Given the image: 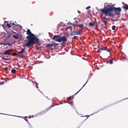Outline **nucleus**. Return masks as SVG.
<instances>
[{
  "label": "nucleus",
  "instance_id": "1",
  "mask_svg": "<svg viewBox=\"0 0 128 128\" xmlns=\"http://www.w3.org/2000/svg\"><path fill=\"white\" fill-rule=\"evenodd\" d=\"M100 11L104 13L106 16L108 13V16L113 17L115 15L120 14V13L122 11L121 8L120 7H107L101 9Z\"/></svg>",
  "mask_w": 128,
  "mask_h": 128
},
{
  "label": "nucleus",
  "instance_id": "2",
  "mask_svg": "<svg viewBox=\"0 0 128 128\" xmlns=\"http://www.w3.org/2000/svg\"><path fill=\"white\" fill-rule=\"evenodd\" d=\"M26 34L28 36L26 37L28 40H26L25 42L28 41L24 46H27L28 47L31 45L36 44L37 43L36 42H40L38 38L36 37L35 35L32 33L29 29H28L26 31Z\"/></svg>",
  "mask_w": 128,
  "mask_h": 128
},
{
  "label": "nucleus",
  "instance_id": "3",
  "mask_svg": "<svg viewBox=\"0 0 128 128\" xmlns=\"http://www.w3.org/2000/svg\"><path fill=\"white\" fill-rule=\"evenodd\" d=\"M75 35H78L80 36L81 34H80V30H78L77 31H73L70 34L71 36H74Z\"/></svg>",
  "mask_w": 128,
  "mask_h": 128
},
{
  "label": "nucleus",
  "instance_id": "4",
  "mask_svg": "<svg viewBox=\"0 0 128 128\" xmlns=\"http://www.w3.org/2000/svg\"><path fill=\"white\" fill-rule=\"evenodd\" d=\"M66 37L65 36H62V37H60L59 40V42H65L67 41V39L66 38Z\"/></svg>",
  "mask_w": 128,
  "mask_h": 128
},
{
  "label": "nucleus",
  "instance_id": "5",
  "mask_svg": "<svg viewBox=\"0 0 128 128\" xmlns=\"http://www.w3.org/2000/svg\"><path fill=\"white\" fill-rule=\"evenodd\" d=\"M60 37L58 35H54V37L52 38V39L56 41L59 42Z\"/></svg>",
  "mask_w": 128,
  "mask_h": 128
},
{
  "label": "nucleus",
  "instance_id": "6",
  "mask_svg": "<svg viewBox=\"0 0 128 128\" xmlns=\"http://www.w3.org/2000/svg\"><path fill=\"white\" fill-rule=\"evenodd\" d=\"M12 50V49H10L8 50H6L4 52V54L5 55H10Z\"/></svg>",
  "mask_w": 128,
  "mask_h": 128
},
{
  "label": "nucleus",
  "instance_id": "7",
  "mask_svg": "<svg viewBox=\"0 0 128 128\" xmlns=\"http://www.w3.org/2000/svg\"><path fill=\"white\" fill-rule=\"evenodd\" d=\"M13 37L17 39L19 38V36L18 34H16V36H14Z\"/></svg>",
  "mask_w": 128,
  "mask_h": 128
},
{
  "label": "nucleus",
  "instance_id": "8",
  "mask_svg": "<svg viewBox=\"0 0 128 128\" xmlns=\"http://www.w3.org/2000/svg\"><path fill=\"white\" fill-rule=\"evenodd\" d=\"M95 24V23L94 22L92 23L91 22H90L89 24V26H93Z\"/></svg>",
  "mask_w": 128,
  "mask_h": 128
},
{
  "label": "nucleus",
  "instance_id": "9",
  "mask_svg": "<svg viewBox=\"0 0 128 128\" xmlns=\"http://www.w3.org/2000/svg\"><path fill=\"white\" fill-rule=\"evenodd\" d=\"M16 70L14 69H12L11 70V72L12 74H14L16 73Z\"/></svg>",
  "mask_w": 128,
  "mask_h": 128
},
{
  "label": "nucleus",
  "instance_id": "10",
  "mask_svg": "<svg viewBox=\"0 0 128 128\" xmlns=\"http://www.w3.org/2000/svg\"><path fill=\"white\" fill-rule=\"evenodd\" d=\"M53 46V44H48L46 46L47 48H50L51 46Z\"/></svg>",
  "mask_w": 128,
  "mask_h": 128
},
{
  "label": "nucleus",
  "instance_id": "11",
  "mask_svg": "<svg viewBox=\"0 0 128 128\" xmlns=\"http://www.w3.org/2000/svg\"><path fill=\"white\" fill-rule=\"evenodd\" d=\"M25 50V48H24L22 49V51L20 52H18L19 54H22L24 52V51Z\"/></svg>",
  "mask_w": 128,
  "mask_h": 128
},
{
  "label": "nucleus",
  "instance_id": "12",
  "mask_svg": "<svg viewBox=\"0 0 128 128\" xmlns=\"http://www.w3.org/2000/svg\"><path fill=\"white\" fill-rule=\"evenodd\" d=\"M104 50H106L107 51V52H109L110 54V50H108V49H107V47L106 46L105 47V48L104 49Z\"/></svg>",
  "mask_w": 128,
  "mask_h": 128
},
{
  "label": "nucleus",
  "instance_id": "13",
  "mask_svg": "<svg viewBox=\"0 0 128 128\" xmlns=\"http://www.w3.org/2000/svg\"><path fill=\"white\" fill-rule=\"evenodd\" d=\"M70 24L72 25L74 27H75L76 26H78V25L75 24L74 23H70Z\"/></svg>",
  "mask_w": 128,
  "mask_h": 128
},
{
  "label": "nucleus",
  "instance_id": "14",
  "mask_svg": "<svg viewBox=\"0 0 128 128\" xmlns=\"http://www.w3.org/2000/svg\"><path fill=\"white\" fill-rule=\"evenodd\" d=\"M87 82H88V81H86V83H85V84L83 86L82 88L80 90H79L77 92H76V94H74V95H76L79 92L80 90L85 86V84L87 83Z\"/></svg>",
  "mask_w": 128,
  "mask_h": 128
},
{
  "label": "nucleus",
  "instance_id": "15",
  "mask_svg": "<svg viewBox=\"0 0 128 128\" xmlns=\"http://www.w3.org/2000/svg\"><path fill=\"white\" fill-rule=\"evenodd\" d=\"M79 27H80L81 28H83L84 26L83 24H81L78 25V26Z\"/></svg>",
  "mask_w": 128,
  "mask_h": 128
},
{
  "label": "nucleus",
  "instance_id": "16",
  "mask_svg": "<svg viewBox=\"0 0 128 128\" xmlns=\"http://www.w3.org/2000/svg\"><path fill=\"white\" fill-rule=\"evenodd\" d=\"M102 50H104L103 49H102V48H100V49L98 50V52L100 53Z\"/></svg>",
  "mask_w": 128,
  "mask_h": 128
},
{
  "label": "nucleus",
  "instance_id": "17",
  "mask_svg": "<svg viewBox=\"0 0 128 128\" xmlns=\"http://www.w3.org/2000/svg\"><path fill=\"white\" fill-rule=\"evenodd\" d=\"M12 55L14 56H16L17 55V54L16 52H14L12 54Z\"/></svg>",
  "mask_w": 128,
  "mask_h": 128
},
{
  "label": "nucleus",
  "instance_id": "18",
  "mask_svg": "<svg viewBox=\"0 0 128 128\" xmlns=\"http://www.w3.org/2000/svg\"><path fill=\"white\" fill-rule=\"evenodd\" d=\"M110 64H113V60H110L109 62Z\"/></svg>",
  "mask_w": 128,
  "mask_h": 128
},
{
  "label": "nucleus",
  "instance_id": "19",
  "mask_svg": "<svg viewBox=\"0 0 128 128\" xmlns=\"http://www.w3.org/2000/svg\"><path fill=\"white\" fill-rule=\"evenodd\" d=\"M116 28V26H113L112 27V30H115Z\"/></svg>",
  "mask_w": 128,
  "mask_h": 128
},
{
  "label": "nucleus",
  "instance_id": "20",
  "mask_svg": "<svg viewBox=\"0 0 128 128\" xmlns=\"http://www.w3.org/2000/svg\"><path fill=\"white\" fill-rule=\"evenodd\" d=\"M6 26H7L9 28L11 27L10 25L8 23L7 24Z\"/></svg>",
  "mask_w": 128,
  "mask_h": 128
},
{
  "label": "nucleus",
  "instance_id": "21",
  "mask_svg": "<svg viewBox=\"0 0 128 128\" xmlns=\"http://www.w3.org/2000/svg\"><path fill=\"white\" fill-rule=\"evenodd\" d=\"M103 21L104 23V24H105V25H106L107 24L106 22L107 21H105V20H103Z\"/></svg>",
  "mask_w": 128,
  "mask_h": 128
},
{
  "label": "nucleus",
  "instance_id": "22",
  "mask_svg": "<svg viewBox=\"0 0 128 128\" xmlns=\"http://www.w3.org/2000/svg\"><path fill=\"white\" fill-rule=\"evenodd\" d=\"M105 16H104L102 18V20H105L106 19V16H107V15L106 16V15L105 14Z\"/></svg>",
  "mask_w": 128,
  "mask_h": 128
},
{
  "label": "nucleus",
  "instance_id": "23",
  "mask_svg": "<svg viewBox=\"0 0 128 128\" xmlns=\"http://www.w3.org/2000/svg\"><path fill=\"white\" fill-rule=\"evenodd\" d=\"M64 42H62L61 44L63 46H65L66 43H65Z\"/></svg>",
  "mask_w": 128,
  "mask_h": 128
},
{
  "label": "nucleus",
  "instance_id": "24",
  "mask_svg": "<svg viewBox=\"0 0 128 128\" xmlns=\"http://www.w3.org/2000/svg\"><path fill=\"white\" fill-rule=\"evenodd\" d=\"M4 69L6 71H7L8 70V67H6L4 68Z\"/></svg>",
  "mask_w": 128,
  "mask_h": 128
},
{
  "label": "nucleus",
  "instance_id": "25",
  "mask_svg": "<svg viewBox=\"0 0 128 128\" xmlns=\"http://www.w3.org/2000/svg\"><path fill=\"white\" fill-rule=\"evenodd\" d=\"M58 44H57L55 43H54V44H53V46L54 45L55 46H56Z\"/></svg>",
  "mask_w": 128,
  "mask_h": 128
},
{
  "label": "nucleus",
  "instance_id": "26",
  "mask_svg": "<svg viewBox=\"0 0 128 128\" xmlns=\"http://www.w3.org/2000/svg\"><path fill=\"white\" fill-rule=\"evenodd\" d=\"M90 8V6H88V7L86 8V9H88L89 8Z\"/></svg>",
  "mask_w": 128,
  "mask_h": 128
},
{
  "label": "nucleus",
  "instance_id": "27",
  "mask_svg": "<svg viewBox=\"0 0 128 128\" xmlns=\"http://www.w3.org/2000/svg\"><path fill=\"white\" fill-rule=\"evenodd\" d=\"M100 26L102 28H104V25L103 24H101Z\"/></svg>",
  "mask_w": 128,
  "mask_h": 128
},
{
  "label": "nucleus",
  "instance_id": "28",
  "mask_svg": "<svg viewBox=\"0 0 128 128\" xmlns=\"http://www.w3.org/2000/svg\"><path fill=\"white\" fill-rule=\"evenodd\" d=\"M83 29V28H80V29L79 30H80V32Z\"/></svg>",
  "mask_w": 128,
  "mask_h": 128
},
{
  "label": "nucleus",
  "instance_id": "29",
  "mask_svg": "<svg viewBox=\"0 0 128 128\" xmlns=\"http://www.w3.org/2000/svg\"><path fill=\"white\" fill-rule=\"evenodd\" d=\"M4 82H1V83H0V85L2 84H4Z\"/></svg>",
  "mask_w": 128,
  "mask_h": 128
},
{
  "label": "nucleus",
  "instance_id": "30",
  "mask_svg": "<svg viewBox=\"0 0 128 128\" xmlns=\"http://www.w3.org/2000/svg\"><path fill=\"white\" fill-rule=\"evenodd\" d=\"M71 97L70 96V97L68 98L67 100L68 101L70 99Z\"/></svg>",
  "mask_w": 128,
  "mask_h": 128
},
{
  "label": "nucleus",
  "instance_id": "31",
  "mask_svg": "<svg viewBox=\"0 0 128 128\" xmlns=\"http://www.w3.org/2000/svg\"><path fill=\"white\" fill-rule=\"evenodd\" d=\"M73 38H74V39H76L77 38H76V36H74Z\"/></svg>",
  "mask_w": 128,
  "mask_h": 128
},
{
  "label": "nucleus",
  "instance_id": "32",
  "mask_svg": "<svg viewBox=\"0 0 128 128\" xmlns=\"http://www.w3.org/2000/svg\"><path fill=\"white\" fill-rule=\"evenodd\" d=\"M70 104L71 105V106H74V104L73 103H72L71 104Z\"/></svg>",
  "mask_w": 128,
  "mask_h": 128
},
{
  "label": "nucleus",
  "instance_id": "33",
  "mask_svg": "<svg viewBox=\"0 0 128 128\" xmlns=\"http://www.w3.org/2000/svg\"><path fill=\"white\" fill-rule=\"evenodd\" d=\"M36 88L38 89V86L37 85H36Z\"/></svg>",
  "mask_w": 128,
  "mask_h": 128
},
{
  "label": "nucleus",
  "instance_id": "34",
  "mask_svg": "<svg viewBox=\"0 0 128 128\" xmlns=\"http://www.w3.org/2000/svg\"><path fill=\"white\" fill-rule=\"evenodd\" d=\"M96 27L97 28L98 26V25L97 24H96Z\"/></svg>",
  "mask_w": 128,
  "mask_h": 128
},
{
  "label": "nucleus",
  "instance_id": "35",
  "mask_svg": "<svg viewBox=\"0 0 128 128\" xmlns=\"http://www.w3.org/2000/svg\"><path fill=\"white\" fill-rule=\"evenodd\" d=\"M4 22H8L6 21H5Z\"/></svg>",
  "mask_w": 128,
  "mask_h": 128
},
{
  "label": "nucleus",
  "instance_id": "36",
  "mask_svg": "<svg viewBox=\"0 0 128 128\" xmlns=\"http://www.w3.org/2000/svg\"><path fill=\"white\" fill-rule=\"evenodd\" d=\"M13 24L14 25V26H16V25L14 23Z\"/></svg>",
  "mask_w": 128,
  "mask_h": 128
},
{
  "label": "nucleus",
  "instance_id": "37",
  "mask_svg": "<svg viewBox=\"0 0 128 128\" xmlns=\"http://www.w3.org/2000/svg\"><path fill=\"white\" fill-rule=\"evenodd\" d=\"M4 59L5 60H7V59H6V58H4Z\"/></svg>",
  "mask_w": 128,
  "mask_h": 128
},
{
  "label": "nucleus",
  "instance_id": "38",
  "mask_svg": "<svg viewBox=\"0 0 128 128\" xmlns=\"http://www.w3.org/2000/svg\"><path fill=\"white\" fill-rule=\"evenodd\" d=\"M2 26H3V27H4V25L3 24L2 25Z\"/></svg>",
  "mask_w": 128,
  "mask_h": 128
},
{
  "label": "nucleus",
  "instance_id": "39",
  "mask_svg": "<svg viewBox=\"0 0 128 128\" xmlns=\"http://www.w3.org/2000/svg\"><path fill=\"white\" fill-rule=\"evenodd\" d=\"M2 44H4V45H6V44H4V43H2Z\"/></svg>",
  "mask_w": 128,
  "mask_h": 128
},
{
  "label": "nucleus",
  "instance_id": "40",
  "mask_svg": "<svg viewBox=\"0 0 128 128\" xmlns=\"http://www.w3.org/2000/svg\"><path fill=\"white\" fill-rule=\"evenodd\" d=\"M88 116L87 118L89 117V116Z\"/></svg>",
  "mask_w": 128,
  "mask_h": 128
},
{
  "label": "nucleus",
  "instance_id": "41",
  "mask_svg": "<svg viewBox=\"0 0 128 128\" xmlns=\"http://www.w3.org/2000/svg\"><path fill=\"white\" fill-rule=\"evenodd\" d=\"M28 42V41H26V42H24V43H25V42Z\"/></svg>",
  "mask_w": 128,
  "mask_h": 128
},
{
  "label": "nucleus",
  "instance_id": "42",
  "mask_svg": "<svg viewBox=\"0 0 128 128\" xmlns=\"http://www.w3.org/2000/svg\"><path fill=\"white\" fill-rule=\"evenodd\" d=\"M30 125L31 126V125L30 124Z\"/></svg>",
  "mask_w": 128,
  "mask_h": 128
},
{
  "label": "nucleus",
  "instance_id": "43",
  "mask_svg": "<svg viewBox=\"0 0 128 128\" xmlns=\"http://www.w3.org/2000/svg\"><path fill=\"white\" fill-rule=\"evenodd\" d=\"M51 49L52 50V48H51Z\"/></svg>",
  "mask_w": 128,
  "mask_h": 128
}]
</instances>
